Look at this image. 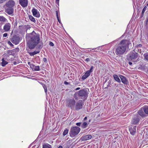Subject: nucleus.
Segmentation results:
<instances>
[{
  "instance_id": "58836bf2",
  "label": "nucleus",
  "mask_w": 148,
  "mask_h": 148,
  "mask_svg": "<svg viewBox=\"0 0 148 148\" xmlns=\"http://www.w3.org/2000/svg\"><path fill=\"white\" fill-rule=\"evenodd\" d=\"M56 3L59 5V0H56Z\"/></svg>"
},
{
  "instance_id": "ddd939ff",
  "label": "nucleus",
  "mask_w": 148,
  "mask_h": 148,
  "mask_svg": "<svg viewBox=\"0 0 148 148\" xmlns=\"http://www.w3.org/2000/svg\"><path fill=\"white\" fill-rule=\"evenodd\" d=\"M33 15L36 17L38 18L40 17V15L38 10L34 8L32 9V10Z\"/></svg>"
},
{
  "instance_id": "f03ea898",
  "label": "nucleus",
  "mask_w": 148,
  "mask_h": 148,
  "mask_svg": "<svg viewBox=\"0 0 148 148\" xmlns=\"http://www.w3.org/2000/svg\"><path fill=\"white\" fill-rule=\"evenodd\" d=\"M128 46V41L126 40H122L117 45L115 53L117 55L123 54L126 51Z\"/></svg>"
},
{
  "instance_id": "e433bc0d",
  "label": "nucleus",
  "mask_w": 148,
  "mask_h": 148,
  "mask_svg": "<svg viewBox=\"0 0 148 148\" xmlns=\"http://www.w3.org/2000/svg\"><path fill=\"white\" fill-rule=\"evenodd\" d=\"M81 124V123H76V125L78 126H80Z\"/></svg>"
},
{
  "instance_id": "09e8293b",
  "label": "nucleus",
  "mask_w": 148,
  "mask_h": 148,
  "mask_svg": "<svg viewBox=\"0 0 148 148\" xmlns=\"http://www.w3.org/2000/svg\"><path fill=\"white\" fill-rule=\"evenodd\" d=\"M129 65H131L132 64V63L131 62H129Z\"/></svg>"
},
{
  "instance_id": "cd10ccee",
  "label": "nucleus",
  "mask_w": 148,
  "mask_h": 148,
  "mask_svg": "<svg viewBox=\"0 0 148 148\" xmlns=\"http://www.w3.org/2000/svg\"><path fill=\"white\" fill-rule=\"evenodd\" d=\"M6 19L3 16H0V21L5 22L6 21Z\"/></svg>"
},
{
  "instance_id": "c03bdc74",
  "label": "nucleus",
  "mask_w": 148,
  "mask_h": 148,
  "mask_svg": "<svg viewBox=\"0 0 148 148\" xmlns=\"http://www.w3.org/2000/svg\"><path fill=\"white\" fill-rule=\"evenodd\" d=\"M57 18V19L58 21V22L60 23V19H59V17H58V18Z\"/></svg>"
},
{
  "instance_id": "c9c22d12",
  "label": "nucleus",
  "mask_w": 148,
  "mask_h": 148,
  "mask_svg": "<svg viewBox=\"0 0 148 148\" xmlns=\"http://www.w3.org/2000/svg\"><path fill=\"white\" fill-rule=\"evenodd\" d=\"M8 44L11 46H13V44L11 43V42H10V41H9L8 42Z\"/></svg>"
},
{
  "instance_id": "5701e85b",
  "label": "nucleus",
  "mask_w": 148,
  "mask_h": 148,
  "mask_svg": "<svg viewBox=\"0 0 148 148\" xmlns=\"http://www.w3.org/2000/svg\"><path fill=\"white\" fill-rule=\"evenodd\" d=\"M42 148H52V147L51 145L46 143L42 145Z\"/></svg>"
},
{
  "instance_id": "6e6552de",
  "label": "nucleus",
  "mask_w": 148,
  "mask_h": 148,
  "mask_svg": "<svg viewBox=\"0 0 148 148\" xmlns=\"http://www.w3.org/2000/svg\"><path fill=\"white\" fill-rule=\"evenodd\" d=\"M28 64L33 71H39L40 70V66H35L33 64H31L30 62H28Z\"/></svg>"
},
{
  "instance_id": "7c9ffc66",
  "label": "nucleus",
  "mask_w": 148,
  "mask_h": 148,
  "mask_svg": "<svg viewBox=\"0 0 148 148\" xmlns=\"http://www.w3.org/2000/svg\"><path fill=\"white\" fill-rule=\"evenodd\" d=\"M42 87H43V88L44 89L45 91V92L46 93L47 92V87H46L45 85L44 84L42 83Z\"/></svg>"
},
{
  "instance_id": "39448f33",
  "label": "nucleus",
  "mask_w": 148,
  "mask_h": 148,
  "mask_svg": "<svg viewBox=\"0 0 148 148\" xmlns=\"http://www.w3.org/2000/svg\"><path fill=\"white\" fill-rule=\"evenodd\" d=\"M93 69V66H92L90 67L89 70H88L86 71L84 75L82 77V80H85L90 75V73L92 72Z\"/></svg>"
},
{
  "instance_id": "2f4dec72",
  "label": "nucleus",
  "mask_w": 148,
  "mask_h": 148,
  "mask_svg": "<svg viewBox=\"0 0 148 148\" xmlns=\"http://www.w3.org/2000/svg\"><path fill=\"white\" fill-rule=\"evenodd\" d=\"M68 132H69L68 130L67 129L65 130L63 132V135L64 136H65L68 133Z\"/></svg>"
},
{
  "instance_id": "a18cd8bd",
  "label": "nucleus",
  "mask_w": 148,
  "mask_h": 148,
  "mask_svg": "<svg viewBox=\"0 0 148 148\" xmlns=\"http://www.w3.org/2000/svg\"><path fill=\"white\" fill-rule=\"evenodd\" d=\"M80 89V88L78 87V88H76L75 89V90H79Z\"/></svg>"
},
{
  "instance_id": "6ab92c4d",
  "label": "nucleus",
  "mask_w": 148,
  "mask_h": 148,
  "mask_svg": "<svg viewBox=\"0 0 148 148\" xmlns=\"http://www.w3.org/2000/svg\"><path fill=\"white\" fill-rule=\"evenodd\" d=\"M92 136L89 135H87L85 136H82L81 138V139L82 140H86L91 139Z\"/></svg>"
},
{
  "instance_id": "6e6d98bb",
  "label": "nucleus",
  "mask_w": 148,
  "mask_h": 148,
  "mask_svg": "<svg viewBox=\"0 0 148 148\" xmlns=\"http://www.w3.org/2000/svg\"><path fill=\"white\" fill-rule=\"evenodd\" d=\"M74 98H75L76 99L75 97H74Z\"/></svg>"
},
{
  "instance_id": "f3484780",
  "label": "nucleus",
  "mask_w": 148,
  "mask_h": 148,
  "mask_svg": "<svg viewBox=\"0 0 148 148\" xmlns=\"http://www.w3.org/2000/svg\"><path fill=\"white\" fill-rule=\"evenodd\" d=\"M143 111L144 110H142V108H141V109L138 111V113L142 117L145 118L146 117L147 115L145 114Z\"/></svg>"
},
{
  "instance_id": "20e7f679",
  "label": "nucleus",
  "mask_w": 148,
  "mask_h": 148,
  "mask_svg": "<svg viewBox=\"0 0 148 148\" xmlns=\"http://www.w3.org/2000/svg\"><path fill=\"white\" fill-rule=\"evenodd\" d=\"M78 96L82 99L86 98L88 97V92L85 89L80 90L78 91Z\"/></svg>"
},
{
  "instance_id": "393cba45",
  "label": "nucleus",
  "mask_w": 148,
  "mask_h": 148,
  "mask_svg": "<svg viewBox=\"0 0 148 148\" xmlns=\"http://www.w3.org/2000/svg\"><path fill=\"white\" fill-rule=\"evenodd\" d=\"M39 52V51H35L32 52H28V53H29V55L31 56H33L34 55L36 54Z\"/></svg>"
},
{
  "instance_id": "79ce46f5",
  "label": "nucleus",
  "mask_w": 148,
  "mask_h": 148,
  "mask_svg": "<svg viewBox=\"0 0 148 148\" xmlns=\"http://www.w3.org/2000/svg\"><path fill=\"white\" fill-rule=\"evenodd\" d=\"M64 84L66 85H68L69 84V83L66 81H65L64 82Z\"/></svg>"
},
{
  "instance_id": "2eb2a0df",
  "label": "nucleus",
  "mask_w": 148,
  "mask_h": 148,
  "mask_svg": "<svg viewBox=\"0 0 148 148\" xmlns=\"http://www.w3.org/2000/svg\"><path fill=\"white\" fill-rule=\"evenodd\" d=\"M136 126H131L129 127V130L130 133L132 135H134L135 134L136 132Z\"/></svg>"
},
{
  "instance_id": "4468645a",
  "label": "nucleus",
  "mask_w": 148,
  "mask_h": 148,
  "mask_svg": "<svg viewBox=\"0 0 148 148\" xmlns=\"http://www.w3.org/2000/svg\"><path fill=\"white\" fill-rule=\"evenodd\" d=\"M19 3L23 7H25L28 5V0H19Z\"/></svg>"
},
{
  "instance_id": "473e14b6",
  "label": "nucleus",
  "mask_w": 148,
  "mask_h": 148,
  "mask_svg": "<svg viewBox=\"0 0 148 148\" xmlns=\"http://www.w3.org/2000/svg\"><path fill=\"white\" fill-rule=\"evenodd\" d=\"M145 58L147 60H148V53H145L143 55Z\"/></svg>"
},
{
  "instance_id": "412c9836",
  "label": "nucleus",
  "mask_w": 148,
  "mask_h": 148,
  "mask_svg": "<svg viewBox=\"0 0 148 148\" xmlns=\"http://www.w3.org/2000/svg\"><path fill=\"white\" fill-rule=\"evenodd\" d=\"M142 109L144 110V112L147 116H148V106H144L142 107Z\"/></svg>"
},
{
  "instance_id": "f257e3e1",
  "label": "nucleus",
  "mask_w": 148,
  "mask_h": 148,
  "mask_svg": "<svg viewBox=\"0 0 148 148\" xmlns=\"http://www.w3.org/2000/svg\"><path fill=\"white\" fill-rule=\"evenodd\" d=\"M26 38L27 41V46L29 49H32L34 48L39 42L40 38L39 36L36 34H32L26 35Z\"/></svg>"
},
{
  "instance_id": "dca6fc26",
  "label": "nucleus",
  "mask_w": 148,
  "mask_h": 148,
  "mask_svg": "<svg viewBox=\"0 0 148 148\" xmlns=\"http://www.w3.org/2000/svg\"><path fill=\"white\" fill-rule=\"evenodd\" d=\"M137 53H133L130 54L129 56V59L133 61V60L136 59L137 57Z\"/></svg>"
},
{
  "instance_id": "b1692460",
  "label": "nucleus",
  "mask_w": 148,
  "mask_h": 148,
  "mask_svg": "<svg viewBox=\"0 0 148 148\" xmlns=\"http://www.w3.org/2000/svg\"><path fill=\"white\" fill-rule=\"evenodd\" d=\"M2 62H1V65L3 66H4L7 64L8 62L5 61L4 58H3L2 60Z\"/></svg>"
},
{
  "instance_id": "ea45409f",
  "label": "nucleus",
  "mask_w": 148,
  "mask_h": 148,
  "mask_svg": "<svg viewBox=\"0 0 148 148\" xmlns=\"http://www.w3.org/2000/svg\"><path fill=\"white\" fill-rule=\"evenodd\" d=\"M85 60L87 62H89L90 61V60L89 58H87Z\"/></svg>"
},
{
  "instance_id": "5fc2aeb1",
  "label": "nucleus",
  "mask_w": 148,
  "mask_h": 148,
  "mask_svg": "<svg viewBox=\"0 0 148 148\" xmlns=\"http://www.w3.org/2000/svg\"><path fill=\"white\" fill-rule=\"evenodd\" d=\"M96 49V48H95V49H92V50H94V49Z\"/></svg>"
},
{
  "instance_id": "f8f14e48",
  "label": "nucleus",
  "mask_w": 148,
  "mask_h": 148,
  "mask_svg": "<svg viewBox=\"0 0 148 148\" xmlns=\"http://www.w3.org/2000/svg\"><path fill=\"white\" fill-rule=\"evenodd\" d=\"M15 2L14 1L12 0H10L6 3L5 7L13 8Z\"/></svg>"
},
{
  "instance_id": "aec40b11",
  "label": "nucleus",
  "mask_w": 148,
  "mask_h": 148,
  "mask_svg": "<svg viewBox=\"0 0 148 148\" xmlns=\"http://www.w3.org/2000/svg\"><path fill=\"white\" fill-rule=\"evenodd\" d=\"M119 77L121 79L122 82L124 84H127V81L125 77L123 75H120Z\"/></svg>"
},
{
  "instance_id": "8fccbe9b",
  "label": "nucleus",
  "mask_w": 148,
  "mask_h": 148,
  "mask_svg": "<svg viewBox=\"0 0 148 148\" xmlns=\"http://www.w3.org/2000/svg\"><path fill=\"white\" fill-rule=\"evenodd\" d=\"M58 148H62V146H60Z\"/></svg>"
},
{
  "instance_id": "9d476101",
  "label": "nucleus",
  "mask_w": 148,
  "mask_h": 148,
  "mask_svg": "<svg viewBox=\"0 0 148 148\" xmlns=\"http://www.w3.org/2000/svg\"><path fill=\"white\" fill-rule=\"evenodd\" d=\"M83 104L82 100H79L76 104L75 109L76 110H78L82 108Z\"/></svg>"
},
{
  "instance_id": "3c124183",
  "label": "nucleus",
  "mask_w": 148,
  "mask_h": 148,
  "mask_svg": "<svg viewBox=\"0 0 148 148\" xmlns=\"http://www.w3.org/2000/svg\"><path fill=\"white\" fill-rule=\"evenodd\" d=\"M113 85H115V86H117L116 84H113Z\"/></svg>"
},
{
  "instance_id": "a19ab883",
  "label": "nucleus",
  "mask_w": 148,
  "mask_h": 148,
  "mask_svg": "<svg viewBox=\"0 0 148 148\" xmlns=\"http://www.w3.org/2000/svg\"><path fill=\"white\" fill-rule=\"evenodd\" d=\"M5 1V0H0V3H3Z\"/></svg>"
},
{
  "instance_id": "423d86ee",
  "label": "nucleus",
  "mask_w": 148,
  "mask_h": 148,
  "mask_svg": "<svg viewBox=\"0 0 148 148\" xmlns=\"http://www.w3.org/2000/svg\"><path fill=\"white\" fill-rule=\"evenodd\" d=\"M75 103V101L73 99H68L67 101L66 105L69 107L72 108L74 107Z\"/></svg>"
},
{
  "instance_id": "bb28decb",
  "label": "nucleus",
  "mask_w": 148,
  "mask_h": 148,
  "mask_svg": "<svg viewBox=\"0 0 148 148\" xmlns=\"http://www.w3.org/2000/svg\"><path fill=\"white\" fill-rule=\"evenodd\" d=\"M147 8V7L146 6H145L143 8V10H142V13H141V17H142L143 16L145 12V11H146V10Z\"/></svg>"
},
{
  "instance_id": "4be33fe9",
  "label": "nucleus",
  "mask_w": 148,
  "mask_h": 148,
  "mask_svg": "<svg viewBox=\"0 0 148 148\" xmlns=\"http://www.w3.org/2000/svg\"><path fill=\"white\" fill-rule=\"evenodd\" d=\"M113 77L114 79L117 82H120L121 80L119 78V77L118 76L116 75H113Z\"/></svg>"
},
{
  "instance_id": "49530a36",
  "label": "nucleus",
  "mask_w": 148,
  "mask_h": 148,
  "mask_svg": "<svg viewBox=\"0 0 148 148\" xmlns=\"http://www.w3.org/2000/svg\"><path fill=\"white\" fill-rule=\"evenodd\" d=\"M56 14L57 17L58 18V12L57 11H56Z\"/></svg>"
},
{
  "instance_id": "72a5a7b5",
  "label": "nucleus",
  "mask_w": 148,
  "mask_h": 148,
  "mask_svg": "<svg viewBox=\"0 0 148 148\" xmlns=\"http://www.w3.org/2000/svg\"><path fill=\"white\" fill-rule=\"evenodd\" d=\"M49 44L50 45V46H54L53 43L51 42H50Z\"/></svg>"
},
{
  "instance_id": "9b49d317",
  "label": "nucleus",
  "mask_w": 148,
  "mask_h": 148,
  "mask_svg": "<svg viewBox=\"0 0 148 148\" xmlns=\"http://www.w3.org/2000/svg\"><path fill=\"white\" fill-rule=\"evenodd\" d=\"M140 119L138 115L135 116L131 121V123L133 124H137L138 123Z\"/></svg>"
},
{
  "instance_id": "7ed1b4c3",
  "label": "nucleus",
  "mask_w": 148,
  "mask_h": 148,
  "mask_svg": "<svg viewBox=\"0 0 148 148\" xmlns=\"http://www.w3.org/2000/svg\"><path fill=\"white\" fill-rule=\"evenodd\" d=\"M80 129L78 127L75 126L72 127L70 131V134L71 137H74L79 132Z\"/></svg>"
},
{
  "instance_id": "a878e982",
  "label": "nucleus",
  "mask_w": 148,
  "mask_h": 148,
  "mask_svg": "<svg viewBox=\"0 0 148 148\" xmlns=\"http://www.w3.org/2000/svg\"><path fill=\"white\" fill-rule=\"evenodd\" d=\"M29 19L35 23L36 22V21L35 19V18L32 16L29 15Z\"/></svg>"
},
{
  "instance_id": "c756f323",
  "label": "nucleus",
  "mask_w": 148,
  "mask_h": 148,
  "mask_svg": "<svg viewBox=\"0 0 148 148\" xmlns=\"http://www.w3.org/2000/svg\"><path fill=\"white\" fill-rule=\"evenodd\" d=\"M142 46V45L141 44H139L138 45H137V48L136 49V51H137L139 53H141V50H139V49H138V47H141Z\"/></svg>"
},
{
  "instance_id": "4c0bfd02",
  "label": "nucleus",
  "mask_w": 148,
  "mask_h": 148,
  "mask_svg": "<svg viewBox=\"0 0 148 148\" xmlns=\"http://www.w3.org/2000/svg\"><path fill=\"white\" fill-rule=\"evenodd\" d=\"M43 61L44 62H45L47 61V59L46 58H44L43 59Z\"/></svg>"
},
{
  "instance_id": "864d4df0",
  "label": "nucleus",
  "mask_w": 148,
  "mask_h": 148,
  "mask_svg": "<svg viewBox=\"0 0 148 148\" xmlns=\"http://www.w3.org/2000/svg\"><path fill=\"white\" fill-rule=\"evenodd\" d=\"M147 22H148V19L147 20Z\"/></svg>"
},
{
  "instance_id": "c85d7f7f",
  "label": "nucleus",
  "mask_w": 148,
  "mask_h": 148,
  "mask_svg": "<svg viewBox=\"0 0 148 148\" xmlns=\"http://www.w3.org/2000/svg\"><path fill=\"white\" fill-rule=\"evenodd\" d=\"M87 123L86 122H85L83 123L82 125L81 126V127L83 128H85L87 127Z\"/></svg>"
},
{
  "instance_id": "1a4fd4ad",
  "label": "nucleus",
  "mask_w": 148,
  "mask_h": 148,
  "mask_svg": "<svg viewBox=\"0 0 148 148\" xmlns=\"http://www.w3.org/2000/svg\"><path fill=\"white\" fill-rule=\"evenodd\" d=\"M5 12L9 15H13L14 8H9L7 7H5Z\"/></svg>"
},
{
  "instance_id": "37998d69",
  "label": "nucleus",
  "mask_w": 148,
  "mask_h": 148,
  "mask_svg": "<svg viewBox=\"0 0 148 148\" xmlns=\"http://www.w3.org/2000/svg\"><path fill=\"white\" fill-rule=\"evenodd\" d=\"M8 53V54H10V53H11V51L10 50H8L7 51Z\"/></svg>"
},
{
  "instance_id": "0eeeda50",
  "label": "nucleus",
  "mask_w": 148,
  "mask_h": 148,
  "mask_svg": "<svg viewBox=\"0 0 148 148\" xmlns=\"http://www.w3.org/2000/svg\"><path fill=\"white\" fill-rule=\"evenodd\" d=\"M20 39V38L19 36H14L12 38L11 41L13 43L17 45L19 43Z\"/></svg>"
},
{
  "instance_id": "de8ad7c7",
  "label": "nucleus",
  "mask_w": 148,
  "mask_h": 148,
  "mask_svg": "<svg viewBox=\"0 0 148 148\" xmlns=\"http://www.w3.org/2000/svg\"><path fill=\"white\" fill-rule=\"evenodd\" d=\"M87 119V117L86 116L85 117V118L84 119V120L85 121Z\"/></svg>"
},
{
  "instance_id": "f704fd0d",
  "label": "nucleus",
  "mask_w": 148,
  "mask_h": 148,
  "mask_svg": "<svg viewBox=\"0 0 148 148\" xmlns=\"http://www.w3.org/2000/svg\"><path fill=\"white\" fill-rule=\"evenodd\" d=\"M7 35H8V34L6 33H5L4 34H3V37H6L7 36Z\"/></svg>"
},
{
  "instance_id": "4d7b16f0",
  "label": "nucleus",
  "mask_w": 148,
  "mask_h": 148,
  "mask_svg": "<svg viewBox=\"0 0 148 148\" xmlns=\"http://www.w3.org/2000/svg\"><path fill=\"white\" fill-rule=\"evenodd\" d=\"M147 5H148V4H147Z\"/></svg>"
},
{
  "instance_id": "603ef678",
  "label": "nucleus",
  "mask_w": 148,
  "mask_h": 148,
  "mask_svg": "<svg viewBox=\"0 0 148 148\" xmlns=\"http://www.w3.org/2000/svg\"><path fill=\"white\" fill-rule=\"evenodd\" d=\"M90 121H91L90 120H90H89V122H90Z\"/></svg>"
},
{
  "instance_id": "a211bd4d",
  "label": "nucleus",
  "mask_w": 148,
  "mask_h": 148,
  "mask_svg": "<svg viewBox=\"0 0 148 148\" xmlns=\"http://www.w3.org/2000/svg\"><path fill=\"white\" fill-rule=\"evenodd\" d=\"M11 24L9 23H6L3 27V29L5 32L8 31L10 28Z\"/></svg>"
}]
</instances>
